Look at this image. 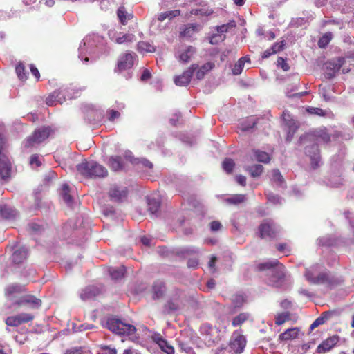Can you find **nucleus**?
I'll return each mask as SVG.
<instances>
[{
  "label": "nucleus",
  "mask_w": 354,
  "mask_h": 354,
  "mask_svg": "<svg viewBox=\"0 0 354 354\" xmlns=\"http://www.w3.org/2000/svg\"><path fill=\"white\" fill-rule=\"evenodd\" d=\"M260 271L269 272V283L274 287H280L285 277V268L278 260L272 259L258 265Z\"/></svg>",
  "instance_id": "nucleus-1"
},
{
  "label": "nucleus",
  "mask_w": 354,
  "mask_h": 354,
  "mask_svg": "<svg viewBox=\"0 0 354 354\" xmlns=\"http://www.w3.org/2000/svg\"><path fill=\"white\" fill-rule=\"evenodd\" d=\"M77 170L82 175L91 178H104L108 175L107 169L95 161L84 160L77 165Z\"/></svg>",
  "instance_id": "nucleus-2"
},
{
  "label": "nucleus",
  "mask_w": 354,
  "mask_h": 354,
  "mask_svg": "<svg viewBox=\"0 0 354 354\" xmlns=\"http://www.w3.org/2000/svg\"><path fill=\"white\" fill-rule=\"evenodd\" d=\"M106 327L113 333L120 335H131L136 331L135 326L115 317L108 318Z\"/></svg>",
  "instance_id": "nucleus-3"
},
{
  "label": "nucleus",
  "mask_w": 354,
  "mask_h": 354,
  "mask_svg": "<svg viewBox=\"0 0 354 354\" xmlns=\"http://www.w3.org/2000/svg\"><path fill=\"white\" fill-rule=\"evenodd\" d=\"M53 132L50 127H42L36 129L33 134L24 142L25 147H31L41 143Z\"/></svg>",
  "instance_id": "nucleus-4"
},
{
  "label": "nucleus",
  "mask_w": 354,
  "mask_h": 354,
  "mask_svg": "<svg viewBox=\"0 0 354 354\" xmlns=\"http://www.w3.org/2000/svg\"><path fill=\"white\" fill-rule=\"evenodd\" d=\"M305 153L310 158V167L313 169L318 168L321 163L319 149L317 143L313 142L305 147Z\"/></svg>",
  "instance_id": "nucleus-5"
},
{
  "label": "nucleus",
  "mask_w": 354,
  "mask_h": 354,
  "mask_svg": "<svg viewBox=\"0 0 354 354\" xmlns=\"http://www.w3.org/2000/svg\"><path fill=\"white\" fill-rule=\"evenodd\" d=\"M260 236L262 239L272 238L279 231V227L272 221L266 220L259 227Z\"/></svg>",
  "instance_id": "nucleus-6"
},
{
  "label": "nucleus",
  "mask_w": 354,
  "mask_h": 354,
  "mask_svg": "<svg viewBox=\"0 0 354 354\" xmlns=\"http://www.w3.org/2000/svg\"><path fill=\"white\" fill-rule=\"evenodd\" d=\"M330 140V135L323 129L316 131L313 135H305L300 137V142L302 144H306L308 141H313V142L315 141L323 142L324 143H328Z\"/></svg>",
  "instance_id": "nucleus-7"
},
{
  "label": "nucleus",
  "mask_w": 354,
  "mask_h": 354,
  "mask_svg": "<svg viewBox=\"0 0 354 354\" xmlns=\"http://www.w3.org/2000/svg\"><path fill=\"white\" fill-rule=\"evenodd\" d=\"M34 316L30 313H20L6 318V324L9 326H18L22 324L32 321Z\"/></svg>",
  "instance_id": "nucleus-8"
},
{
  "label": "nucleus",
  "mask_w": 354,
  "mask_h": 354,
  "mask_svg": "<svg viewBox=\"0 0 354 354\" xmlns=\"http://www.w3.org/2000/svg\"><path fill=\"white\" fill-rule=\"evenodd\" d=\"M313 273L308 274V281L312 284H333V279L330 277L328 272L326 271L319 270L317 275L313 277Z\"/></svg>",
  "instance_id": "nucleus-9"
},
{
  "label": "nucleus",
  "mask_w": 354,
  "mask_h": 354,
  "mask_svg": "<svg viewBox=\"0 0 354 354\" xmlns=\"http://www.w3.org/2000/svg\"><path fill=\"white\" fill-rule=\"evenodd\" d=\"M198 68L197 64H192L182 75L174 77V82L177 86H185L190 82L194 72Z\"/></svg>",
  "instance_id": "nucleus-10"
},
{
  "label": "nucleus",
  "mask_w": 354,
  "mask_h": 354,
  "mask_svg": "<svg viewBox=\"0 0 354 354\" xmlns=\"http://www.w3.org/2000/svg\"><path fill=\"white\" fill-rule=\"evenodd\" d=\"M15 304L19 306H29L33 308H38L41 305V301L33 295H26L21 296L15 301L14 305Z\"/></svg>",
  "instance_id": "nucleus-11"
},
{
  "label": "nucleus",
  "mask_w": 354,
  "mask_h": 354,
  "mask_svg": "<svg viewBox=\"0 0 354 354\" xmlns=\"http://www.w3.org/2000/svg\"><path fill=\"white\" fill-rule=\"evenodd\" d=\"M246 345V339L243 335H234L230 343L231 351L236 354L241 353Z\"/></svg>",
  "instance_id": "nucleus-12"
},
{
  "label": "nucleus",
  "mask_w": 354,
  "mask_h": 354,
  "mask_svg": "<svg viewBox=\"0 0 354 354\" xmlns=\"http://www.w3.org/2000/svg\"><path fill=\"white\" fill-rule=\"evenodd\" d=\"M182 304L181 296L180 293H176L165 305L163 312L165 314H171L180 308Z\"/></svg>",
  "instance_id": "nucleus-13"
},
{
  "label": "nucleus",
  "mask_w": 354,
  "mask_h": 354,
  "mask_svg": "<svg viewBox=\"0 0 354 354\" xmlns=\"http://www.w3.org/2000/svg\"><path fill=\"white\" fill-rule=\"evenodd\" d=\"M11 162L4 154L0 156V176L4 180L10 178Z\"/></svg>",
  "instance_id": "nucleus-14"
},
{
  "label": "nucleus",
  "mask_w": 354,
  "mask_h": 354,
  "mask_svg": "<svg viewBox=\"0 0 354 354\" xmlns=\"http://www.w3.org/2000/svg\"><path fill=\"white\" fill-rule=\"evenodd\" d=\"M339 337L337 335H333L323 341L317 348V351L319 353H325L330 351L339 342Z\"/></svg>",
  "instance_id": "nucleus-15"
},
{
  "label": "nucleus",
  "mask_w": 354,
  "mask_h": 354,
  "mask_svg": "<svg viewBox=\"0 0 354 354\" xmlns=\"http://www.w3.org/2000/svg\"><path fill=\"white\" fill-rule=\"evenodd\" d=\"M134 54L126 53L121 55L118 62L117 69L120 71L129 69L133 65Z\"/></svg>",
  "instance_id": "nucleus-16"
},
{
  "label": "nucleus",
  "mask_w": 354,
  "mask_h": 354,
  "mask_svg": "<svg viewBox=\"0 0 354 354\" xmlns=\"http://www.w3.org/2000/svg\"><path fill=\"white\" fill-rule=\"evenodd\" d=\"M24 286L12 283L7 286L6 288V296L8 300L12 302L14 305L15 301L17 299L16 295L19 294L24 291Z\"/></svg>",
  "instance_id": "nucleus-17"
},
{
  "label": "nucleus",
  "mask_w": 354,
  "mask_h": 354,
  "mask_svg": "<svg viewBox=\"0 0 354 354\" xmlns=\"http://www.w3.org/2000/svg\"><path fill=\"white\" fill-rule=\"evenodd\" d=\"M109 194L113 201L120 202L127 197V192L125 187L113 186L110 189Z\"/></svg>",
  "instance_id": "nucleus-18"
},
{
  "label": "nucleus",
  "mask_w": 354,
  "mask_h": 354,
  "mask_svg": "<svg viewBox=\"0 0 354 354\" xmlns=\"http://www.w3.org/2000/svg\"><path fill=\"white\" fill-rule=\"evenodd\" d=\"M148 209L151 214L156 215L160 207L161 200L158 195L154 194L147 198Z\"/></svg>",
  "instance_id": "nucleus-19"
},
{
  "label": "nucleus",
  "mask_w": 354,
  "mask_h": 354,
  "mask_svg": "<svg viewBox=\"0 0 354 354\" xmlns=\"http://www.w3.org/2000/svg\"><path fill=\"white\" fill-rule=\"evenodd\" d=\"M100 293V290L96 286H87L82 290L80 294V298L83 301L89 300L93 299L95 297Z\"/></svg>",
  "instance_id": "nucleus-20"
},
{
  "label": "nucleus",
  "mask_w": 354,
  "mask_h": 354,
  "mask_svg": "<svg viewBox=\"0 0 354 354\" xmlns=\"http://www.w3.org/2000/svg\"><path fill=\"white\" fill-rule=\"evenodd\" d=\"M62 92L63 90L62 88L53 91L46 98V103L48 106H53L56 102L62 104L65 99L64 94L62 93Z\"/></svg>",
  "instance_id": "nucleus-21"
},
{
  "label": "nucleus",
  "mask_w": 354,
  "mask_h": 354,
  "mask_svg": "<svg viewBox=\"0 0 354 354\" xmlns=\"http://www.w3.org/2000/svg\"><path fill=\"white\" fill-rule=\"evenodd\" d=\"M27 255V249L24 247L19 248L13 252L12 255V261L14 263L19 264L26 259Z\"/></svg>",
  "instance_id": "nucleus-22"
},
{
  "label": "nucleus",
  "mask_w": 354,
  "mask_h": 354,
  "mask_svg": "<svg viewBox=\"0 0 354 354\" xmlns=\"http://www.w3.org/2000/svg\"><path fill=\"white\" fill-rule=\"evenodd\" d=\"M195 53V48L193 46H189L182 51H179L178 53L177 57L180 62L187 63Z\"/></svg>",
  "instance_id": "nucleus-23"
},
{
  "label": "nucleus",
  "mask_w": 354,
  "mask_h": 354,
  "mask_svg": "<svg viewBox=\"0 0 354 354\" xmlns=\"http://www.w3.org/2000/svg\"><path fill=\"white\" fill-rule=\"evenodd\" d=\"M0 214L5 219H14L17 216V212L7 205H0Z\"/></svg>",
  "instance_id": "nucleus-24"
},
{
  "label": "nucleus",
  "mask_w": 354,
  "mask_h": 354,
  "mask_svg": "<svg viewBox=\"0 0 354 354\" xmlns=\"http://www.w3.org/2000/svg\"><path fill=\"white\" fill-rule=\"evenodd\" d=\"M95 39H98V37L93 36L91 37V36H88L86 37L83 41L80 44L79 47V58L82 59L83 58V53L84 51L86 50V46H88V47L91 48L93 46V43Z\"/></svg>",
  "instance_id": "nucleus-25"
},
{
  "label": "nucleus",
  "mask_w": 354,
  "mask_h": 354,
  "mask_svg": "<svg viewBox=\"0 0 354 354\" xmlns=\"http://www.w3.org/2000/svg\"><path fill=\"white\" fill-rule=\"evenodd\" d=\"M61 196L65 202V203L71 207H73V197L71 196L70 194V188L68 185L64 184L62 187V192H61Z\"/></svg>",
  "instance_id": "nucleus-26"
},
{
  "label": "nucleus",
  "mask_w": 354,
  "mask_h": 354,
  "mask_svg": "<svg viewBox=\"0 0 354 354\" xmlns=\"http://www.w3.org/2000/svg\"><path fill=\"white\" fill-rule=\"evenodd\" d=\"M298 328H292L287 329L283 333H281L279 336L280 340H289L297 337L299 334Z\"/></svg>",
  "instance_id": "nucleus-27"
},
{
  "label": "nucleus",
  "mask_w": 354,
  "mask_h": 354,
  "mask_svg": "<svg viewBox=\"0 0 354 354\" xmlns=\"http://www.w3.org/2000/svg\"><path fill=\"white\" fill-rule=\"evenodd\" d=\"M155 341L162 351L165 352L167 354H174V347L169 344L165 339L159 337L155 339Z\"/></svg>",
  "instance_id": "nucleus-28"
},
{
  "label": "nucleus",
  "mask_w": 354,
  "mask_h": 354,
  "mask_svg": "<svg viewBox=\"0 0 354 354\" xmlns=\"http://www.w3.org/2000/svg\"><path fill=\"white\" fill-rule=\"evenodd\" d=\"M109 274L112 279L118 280L122 279L125 273V268L120 266L118 268H110L109 269Z\"/></svg>",
  "instance_id": "nucleus-29"
},
{
  "label": "nucleus",
  "mask_w": 354,
  "mask_h": 354,
  "mask_svg": "<svg viewBox=\"0 0 354 354\" xmlns=\"http://www.w3.org/2000/svg\"><path fill=\"white\" fill-rule=\"evenodd\" d=\"M198 30V26L194 24H188L186 25L183 30L180 32L183 37L190 38L195 32Z\"/></svg>",
  "instance_id": "nucleus-30"
},
{
  "label": "nucleus",
  "mask_w": 354,
  "mask_h": 354,
  "mask_svg": "<svg viewBox=\"0 0 354 354\" xmlns=\"http://www.w3.org/2000/svg\"><path fill=\"white\" fill-rule=\"evenodd\" d=\"M214 67V64L207 62L203 64L200 68L198 69L196 73V77L198 80H202L205 73L211 71Z\"/></svg>",
  "instance_id": "nucleus-31"
},
{
  "label": "nucleus",
  "mask_w": 354,
  "mask_h": 354,
  "mask_svg": "<svg viewBox=\"0 0 354 354\" xmlns=\"http://www.w3.org/2000/svg\"><path fill=\"white\" fill-rule=\"evenodd\" d=\"M165 291V284L161 281H157L153 286V298L159 299L162 297Z\"/></svg>",
  "instance_id": "nucleus-32"
},
{
  "label": "nucleus",
  "mask_w": 354,
  "mask_h": 354,
  "mask_svg": "<svg viewBox=\"0 0 354 354\" xmlns=\"http://www.w3.org/2000/svg\"><path fill=\"white\" fill-rule=\"evenodd\" d=\"M109 167L114 171L121 170L123 167L122 159L120 156L111 157L109 159Z\"/></svg>",
  "instance_id": "nucleus-33"
},
{
  "label": "nucleus",
  "mask_w": 354,
  "mask_h": 354,
  "mask_svg": "<svg viewBox=\"0 0 354 354\" xmlns=\"http://www.w3.org/2000/svg\"><path fill=\"white\" fill-rule=\"evenodd\" d=\"M245 169L252 177L256 178L261 175L264 168L261 165H254L252 166H248Z\"/></svg>",
  "instance_id": "nucleus-34"
},
{
  "label": "nucleus",
  "mask_w": 354,
  "mask_h": 354,
  "mask_svg": "<svg viewBox=\"0 0 354 354\" xmlns=\"http://www.w3.org/2000/svg\"><path fill=\"white\" fill-rule=\"evenodd\" d=\"M180 14V11L179 10L167 11L159 14L158 16V20L160 21H163L166 19H171L177 16H179Z\"/></svg>",
  "instance_id": "nucleus-35"
},
{
  "label": "nucleus",
  "mask_w": 354,
  "mask_h": 354,
  "mask_svg": "<svg viewBox=\"0 0 354 354\" xmlns=\"http://www.w3.org/2000/svg\"><path fill=\"white\" fill-rule=\"evenodd\" d=\"M272 181L275 183L279 187H283V185L285 184V181L283 179V176L281 175V172L279 169H273L272 171Z\"/></svg>",
  "instance_id": "nucleus-36"
},
{
  "label": "nucleus",
  "mask_w": 354,
  "mask_h": 354,
  "mask_svg": "<svg viewBox=\"0 0 354 354\" xmlns=\"http://www.w3.org/2000/svg\"><path fill=\"white\" fill-rule=\"evenodd\" d=\"M254 155L257 161L263 163H268L270 160V155L264 151L260 150H254Z\"/></svg>",
  "instance_id": "nucleus-37"
},
{
  "label": "nucleus",
  "mask_w": 354,
  "mask_h": 354,
  "mask_svg": "<svg viewBox=\"0 0 354 354\" xmlns=\"http://www.w3.org/2000/svg\"><path fill=\"white\" fill-rule=\"evenodd\" d=\"M117 15H118V17L120 21L122 24H125L126 22L132 17L131 15L127 13L124 7H120L118 9Z\"/></svg>",
  "instance_id": "nucleus-38"
},
{
  "label": "nucleus",
  "mask_w": 354,
  "mask_h": 354,
  "mask_svg": "<svg viewBox=\"0 0 354 354\" xmlns=\"http://www.w3.org/2000/svg\"><path fill=\"white\" fill-rule=\"evenodd\" d=\"M214 328H212L209 324H205L201 327V334L205 335L207 337H209L208 340L209 343H214V340L211 339V336L212 333L214 332ZM209 346H211V344H209Z\"/></svg>",
  "instance_id": "nucleus-39"
},
{
  "label": "nucleus",
  "mask_w": 354,
  "mask_h": 354,
  "mask_svg": "<svg viewBox=\"0 0 354 354\" xmlns=\"http://www.w3.org/2000/svg\"><path fill=\"white\" fill-rule=\"evenodd\" d=\"M135 36L133 34H122L121 32L115 38V42L121 44L125 42H131L134 40Z\"/></svg>",
  "instance_id": "nucleus-40"
},
{
  "label": "nucleus",
  "mask_w": 354,
  "mask_h": 354,
  "mask_svg": "<svg viewBox=\"0 0 354 354\" xmlns=\"http://www.w3.org/2000/svg\"><path fill=\"white\" fill-rule=\"evenodd\" d=\"M250 315L247 313H241L236 316L233 319L232 324L233 326H239L249 319Z\"/></svg>",
  "instance_id": "nucleus-41"
},
{
  "label": "nucleus",
  "mask_w": 354,
  "mask_h": 354,
  "mask_svg": "<svg viewBox=\"0 0 354 354\" xmlns=\"http://www.w3.org/2000/svg\"><path fill=\"white\" fill-rule=\"evenodd\" d=\"M256 124V121L254 118H247L240 124V129L243 131H248L253 128Z\"/></svg>",
  "instance_id": "nucleus-42"
},
{
  "label": "nucleus",
  "mask_w": 354,
  "mask_h": 354,
  "mask_svg": "<svg viewBox=\"0 0 354 354\" xmlns=\"http://www.w3.org/2000/svg\"><path fill=\"white\" fill-rule=\"evenodd\" d=\"M214 12V10L209 8H200L193 9L191 11V13L194 15H200V16H209Z\"/></svg>",
  "instance_id": "nucleus-43"
},
{
  "label": "nucleus",
  "mask_w": 354,
  "mask_h": 354,
  "mask_svg": "<svg viewBox=\"0 0 354 354\" xmlns=\"http://www.w3.org/2000/svg\"><path fill=\"white\" fill-rule=\"evenodd\" d=\"M246 199V196L244 194H235L229 197L226 199V201L230 204L237 205L243 203Z\"/></svg>",
  "instance_id": "nucleus-44"
},
{
  "label": "nucleus",
  "mask_w": 354,
  "mask_h": 354,
  "mask_svg": "<svg viewBox=\"0 0 354 354\" xmlns=\"http://www.w3.org/2000/svg\"><path fill=\"white\" fill-rule=\"evenodd\" d=\"M138 50L140 52L152 53L155 51V47L149 42L140 41L138 44Z\"/></svg>",
  "instance_id": "nucleus-45"
},
{
  "label": "nucleus",
  "mask_w": 354,
  "mask_h": 354,
  "mask_svg": "<svg viewBox=\"0 0 354 354\" xmlns=\"http://www.w3.org/2000/svg\"><path fill=\"white\" fill-rule=\"evenodd\" d=\"M245 57L240 58L238 62L234 64L232 68V73L235 75H240L243 69L245 64Z\"/></svg>",
  "instance_id": "nucleus-46"
},
{
  "label": "nucleus",
  "mask_w": 354,
  "mask_h": 354,
  "mask_svg": "<svg viewBox=\"0 0 354 354\" xmlns=\"http://www.w3.org/2000/svg\"><path fill=\"white\" fill-rule=\"evenodd\" d=\"M236 24L235 21L231 20L225 24H223L221 26H217L216 30H217L218 32H219V33H225V32H227L228 31V30L236 27Z\"/></svg>",
  "instance_id": "nucleus-47"
},
{
  "label": "nucleus",
  "mask_w": 354,
  "mask_h": 354,
  "mask_svg": "<svg viewBox=\"0 0 354 354\" xmlns=\"http://www.w3.org/2000/svg\"><path fill=\"white\" fill-rule=\"evenodd\" d=\"M327 313H324L322 316L317 317L310 326V331L313 330L315 328L319 325L323 324L327 319Z\"/></svg>",
  "instance_id": "nucleus-48"
},
{
  "label": "nucleus",
  "mask_w": 354,
  "mask_h": 354,
  "mask_svg": "<svg viewBox=\"0 0 354 354\" xmlns=\"http://www.w3.org/2000/svg\"><path fill=\"white\" fill-rule=\"evenodd\" d=\"M234 162L231 158H225L222 164L223 169L228 174L231 173L234 167Z\"/></svg>",
  "instance_id": "nucleus-49"
},
{
  "label": "nucleus",
  "mask_w": 354,
  "mask_h": 354,
  "mask_svg": "<svg viewBox=\"0 0 354 354\" xmlns=\"http://www.w3.org/2000/svg\"><path fill=\"white\" fill-rule=\"evenodd\" d=\"M290 319V313L288 312H285L278 315L275 318V324L278 326H280L285 323Z\"/></svg>",
  "instance_id": "nucleus-50"
},
{
  "label": "nucleus",
  "mask_w": 354,
  "mask_h": 354,
  "mask_svg": "<svg viewBox=\"0 0 354 354\" xmlns=\"http://www.w3.org/2000/svg\"><path fill=\"white\" fill-rule=\"evenodd\" d=\"M332 39V33L327 32L318 41V45L320 48H324L328 44L330 41Z\"/></svg>",
  "instance_id": "nucleus-51"
},
{
  "label": "nucleus",
  "mask_w": 354,
  "mask_h": 354,
  "mask_svg": "<svg viewBox=\"0 0 354 354\" xmlns=\"http://www.w3.org/2000/svg\"><path fill=\"white\" fill-rule=\"evenodd\" d=\"M15 70H16V73L17 74V76H18V77L20 80H26L27 78L26 73H25V67H24L23 64L19 63L16 66Z\"/></svg>",
  "instance_id": "nucleus-52"
},
{
  "label": "nucleus",
  "mask_w": 354,
  "mask_h": 354,
  "mask_svg": "<svg viewBox=\"0 0 354 354\" xmlns=\"http://www.w3.org/2000/svg\"><path fill=\"white\" fill-rule=\"evenodd\" d=\"M267 198L269 201L273 203L274 204H281L282 203V198L279 196L272 193L268 194Z\"/></svg>",
  "instance_id": "nucleus-53"
},
{
  "label": "nucleus",
  "mask_w": 354,
  "mask_h": 354,
  "mask_svg": "<svg viewBox=\"0 0 354 354\" xmlns=\"http://www.w3.org/2000/svg\"><path fill=\"white\" fill-rule=\"evenodd\" d=\"M135 161H136L135 162V165H141L142 166L149 169H151L153 167V164L147 159L138 158L136 159Z\"/></svg>",
  "instance_id": "nucleus-54"
},
{
  "label": "nucleus",
  "mask_w": 354,
  "mask_h": 354,
  "mask_svg": "<svg viewBox=\"0 0 354 354\" xmlns=\"http://www.w3.org/2000/svg\"><path fill=\"white\" fill-rule=\"evenodd\" d=\"M320 268H321V267L319 266L315 265V266L310 267V268L306 269V272H305V277H306V279L308 280V274L309 272L313 273V277H315L316 275H317V273Z\"/></svg>",
  "instance_id": "nucleus-55"
},
{
  "label": "nucleus",
  "mask_w": 354,
  "mask_h": 354,
  "mask_svg": "<svg viewBox=\"0 0 354 354\" xmlns=\"http://www.w3.org/2000/svg\"><path fill=\"white\" fill-rule=\"evenodd\" d=\"M284 45V41H281L280 43L276 42L272 46L271 49L274 53H277L283 49Z\"/></svg>",
  "instance_id": "nucleus-56"
},
{
  "label": "nucleus",
  "mask_w": 354,
  "mask_h": 354,
  "mask_svg": "<svg viewBox=\"0 0 354 354\" xmlns=\"http://www.w3.org/2000/svg\"><path fill=\"white\" fill-rule=\"evenodd\" d=\"M277 65L281 66L284 71H288L290 69V66L286 63V60L282 57H279L277 59Z\"/></svg>",
  "instance_id": "nucleus-57"
},
{
  "label": "nucleus",
  "mask_w": 354,
  "mask_h": 354,
  "mask_svg": "<svg viewBox=\"0 0 354 354\" xmlns=\"http://www.w3.org/2000/svg\"><path fill=\"white\" fill-rule=\"evenodd\" d=\"M307 111L310 114H315L317 115H324V111L319 108L308 107Z\"/></svg>",
  "instance_id": "nucleus-58"
},
{
  "label": "nucleus",
  "mask_w": 354,
  "mask_h": 354,
  "mask_svg": "<svg viewBox=\"0 0 354 354\" xmlns=\"http://www.w3.org/2000/svg\"><path fill=\"white\" fill-rule=\"evenodd\" d=\"M210 229L213 232H217L221 230L222 224L218 221H214L209 223Z\"/></svg>",
  "instance_id": "nucleus-59"
},
{
  "label": "nucleus",
  "mask_w": 354,
  "mask_h": 354,
  "mask_svg": "<svg viewBox=\"0 0 354 354\" xmlns=\"http://www.w3.org/2000/svg\"><path fill=\"white\" fill-rule=\"evenodd\" d=\"M107 114L109 115V120L113 121L115 119L118 118L120 115V113L118 111L115 110H108Z\"/></svg>",
  "instance_id": "nucleus-60"
},
{
  "label": "nucleus",
  "mask_w": 354,
  "mask_h": 354,
  "mask_svg": "<svg viewBox=\"0 0 354 354\" xmlns=\"http://www.w3.org/2000/svg\"><path fill=\"white\" fill-rule=\"evenodd\" d=\"M178 346L180 348V349L185 352L186 353H191L192 351V348L188 345V344L183 342H179Z\"/></svg>",
  "instance_id": "nucleus-61"
},
{
  "label": "nucleus",
  "mask_w": 354,
  "mask_h": 354,
  "mask_svg": "<svg viewBox=\"0 0 354 354\" xmlns=\"http://www.w3.org/2000/svg\"><path fill=\"white\" fill-rule=\"evenodd\" d=\"M102 353L101 354H117L115 348H111L108 346H101Z\"/></svg>",
  "instance_id": "nucleus-62"
},
{
  "label": "nucleus",
  "mask_w": 354,
  "mask_h": 354,
  "mask_svg": "<svg viewBox=\"0 0 354 354\" xmlns=\"http://www.w3.org/2000/svg\"><path fill=\"white\" fill-rule=\"evenodd\" d=\"M244 301V299L241 295H236L233 299L235 307H240Z\"/></svg>",
  "instance_id": "nucleus-63"
},
{
  "label": "nucleus",
  "mask_w": 354,
  "mask_h": 354,
  "mask_svg": "<svg viewBox=\"0 0 354 354\" xmlns=\"http://www.w3.org/2000/svg\"><path fill=\"white\" fill-rule=\"evenodd\" d=\"M65 354H82L81 348H72L67 350Z\"/></svg>",
  "instance_id": "nucleus-64"
}]
</instances>
